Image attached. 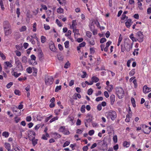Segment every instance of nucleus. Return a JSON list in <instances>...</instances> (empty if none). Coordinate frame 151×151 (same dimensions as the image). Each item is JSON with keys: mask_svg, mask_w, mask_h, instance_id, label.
Segmentation results:
<instances>
[{"mask_svg": "<svg viewBox=\"0 0 151 151\" xmlns=\"http://www.w3.org/2000/svg\"><path fill=\"white\" fill-rule=\"evenodd\" d=\"M105 115L108 119H111L112 121H114L117 116L116 112L115 111L113 110H110L106 112Z\"/></svg>", "mask_w": 151, "mask_h": 151, "instance_id": "f257e3e1", "label": "nucleus"}, {"mask_svg": "<svg viewBox=\"0 0 151 151\" xmlns=\"http://www.w3.org/2000/svg\"><path fill=\"white\" fill-rule=\"evenodd\" d=\"M115 93L119 99H122L124 96V92L123 89L120 87H117L115 88Z\"/></svg>", "mask_w": 151, "mask_h": 151, "instance_id": "f03ea898", "label": "nucleus"}, {"mask_svg": "<svg viewBox=\"0 0 151 151\" xmlns=\"http://www.w3.org/2000/svg\"><path fill=\"white\" fill-rule=\"evenodd\" d=\"M14 59L16 67L14 68H15L16 70L18 71H22L23 70V67L19 58L17 57H15Z\"/></svg>", "mask_w": 151, "mask_h": 151, "instance_id": "7ed1b4c3", "label": "nucleus"}, {"mask_svg": "<svg viewBox=\"0 0 151 151\" xmlns=\"http://www.w3.org/2000/svg\"><path fill=\"white\" fill-rule=\"evenodd\" d=\"M135 36L137 40L139 42H142L143 41L144 37L143 32L139 31L136 34Z\"/></svg>", "mask_w": 151, "mask_h": 151, "instance_id": "20e7f679", "label": "nucleus"}, {"mask_svg": "<svg viewBox=\"0 0 151 151\" xmlns=\"http://www.w3.org/2000/svg\"><path fill=\"white\" fill-rule=\"evenodd\" d=\"M131 42V41L129 39H126L124 42V46L125 50L127 52H129L130 50V44Z\"/></svg>", "mask_w": 151, "mask_h": 151, "instance_id": "39448f33", "label": "nucleus"}, {"mask_svg": "<svg viewBox=\"0 0 151 151\" xmlns=\"http://www.w3.org/2000/svg\"><path fill=\"white\" fill-rule=\"evenodd\" d=\"M53 78L51 76H47L45 78V82L46 85L48 86L52 84L53 83Z\"/></svg>", "mask_w": 151, "mask_h": 151, "instance_id": "423d86ee", "label": "nucleus"}, {"mask_svg": "<svg viewBox=\"0 0 151 151\" xmlns=\"http://www.w3.org/2000/svg\"><path fill=\"white\" fill-rule=\"evenodd\" d=\"M3 26L4 30L11 28L10 24L7 21H5L3 22Z\"/></svg>", "mask_w": 151, "mask_h": 151, "instance_id": "0eeeda50", "label": "nucleus"}, {"mask_svg": "<svg viewBox=\"0 0 151 151\" xmlns=\"http://www.w3.org/2000/svg\"><path fill=\"white\" fill-rule=\"evenodd\" d=\"M142 125L145 126V128L143 130L144 132L147 134H149L151 131V127H149L145 125Z\"/></svg>", "mask_w": 151, "mask_h": 151, "instance_id": "6e6552de", "label": "nucleus"}, {"mask_svg": "<svg viewBox=\"0 0 151 151\" xmlns=\"http://www.w3.org/2000/svg\"><path fill=\"white\" fill-rule=\"evenodd\" d=\"M15 70H16L15 68H12V75L14 76L15 77L17 78L21 74V73H18L17 72L14 71Z\"/></svg>", "mask_w": 151, "mask_h": 151, "instance_id": "1a4fd4ad", "label": "nucleus"}, {"mask_svg": "<svg viewBox=\"0 0 151 151\" xmlns=\"http://www.w3.org/2000/svg\"><path fill=\"white\" fill-rule=\"evenodd\" d=\"M92 116L90 113H88L86 116V119L85 120L87 122H90L92 119Z\"/></svg>", "mask_w": 151, "mask_h": 151, "instance_id": "9d476101", "label": "nucleus"}, {"mask_svg": "<svg viewBox=\"0 0 151 151\" xmlns=\"http://www.w3.org/2000/svg\"><path fill=\"white\" fill-rule=\"evenodd\" d=\"M143 91L145 93H147L151 91V88L147 87L146 85H145L143 88Z\"/></svg>", "mask_w": 151, "mask_h": 151, "instance_id": "9b49d317", "label": "nucleus"}, {"mask_svg": "<svg viewBox=\"0 0 151 151\" xmlns=\"http://www.w3.org/2000/svg\"><path fill=\"white\" fill-rule=\"evenodd\" d=\"M35 133L34 131H31L29 134V138L30 140H33L35 138Z\"/></svg>", "mask_w": 151, "mask_h": 151, "instance_id": "f8f14e48", "label": "nucleus"}, {"mask_svg": "<svg viewBox=\"0 0 151 151\" xmlns=\"http://www.w3.org/2000/svg\"><path fill=\"white\" fill-rule=\"evenodd\" d=\"M115 100V96L114 94H112L110 97V103L111 105H113Z\"/></svg>", "mask_w": 151, "mask_h": 151, "instance_id": "ddd939ff", "label": "nucleus"}, {"mask_svg": "<svg viewBox=\"0 0 151 151\" xmlns=\"http://www.w3.org/2000/svg\"><path fill=\"white\" fill-rule=\"evenodd\" d=\"M4 34L5 36H8L9 35L11 34L12 33V30L11 28L8 29H5L4 30Z\"/></svg>", "mask_w": 151, "mask_h": 151, "instance_id": "4468645a", "label": "nucleus"}, {"mask_svg": "<svg viewBox=\"0 0 151 151\" xmlns=\"http://www.w3.org/2000/svg\"><path fill=\"white\" fill-rule=\"evenodd\" d=\"M132 22L131 19H128L125 22V25L127 28H129Z\"/></svg>", "mask_w": 151, "mask_h": 151, "instance_id": "2eb2a0df", "label": "nucleus"}, {"mask_svg": "<svg viewBox=\"0 0 151 151\" xmlns=\"http://www.w3.org/2000/svg\"><path fill=\"white\" fill-rule=\"evenodd\" d=\"M130 144V142L124 141L123 142V145L124 147L127 148L129 146Z\"/></svg>", "mask_w": 151, "mask_h": 151, "instance_id": "dca6fc26", "label": "nucleus"}, {"mask_svg": "<svg viewBox=\"0 0 151 151\" xmlns=\"http://www.w3.org/2000/svg\"><path fill=\"white\" fill-rule=\"evenodd\" d=\"M52 134L53 136V137L56 139L60 138L61 137V135L56 132H54Z\"/></svg>", "mask_w": 151, "mask_h": 151, "instance_id": "f3484780", "label": "nucleus"}, {"mask_svg": "<svg viewBox=\"0 0 151 151\" xmlns=\"http://www.w3.org/2000/svg\"><path fill=\"white\" fill-rule=\"evenodd\" d=\"M129 38L132 40L133 42H137V40L136 37H134V34L133 33H132L129 36Z\"/></svg>", "mask_w": 151, "mask_h": 151, "instance_id": "a211bd4d", "label": "nucleus"}, {"mask_svg": "<svg viewBox=\"0 0 151 151\" xmlns=\"http://www.w3.org/2000/svg\"><path fill=\"white\" fill-rule=\"evenodd\" d=\"M106 87L107 88L106 89L109 92L112 91L114 88L113 86L112 85L107 86Z\"/></svg>", "mask_w": 151, "mask_h": 151, "instance_id": "6ab92c4d", "label": "nucleus"}, {"mask_svg": "<svg viewBox=\"0 0 151 151\" xmlns=\"http://www.w3.org/2000/svg\"><path fill=\"white\" fill-rule=\"evenodd\" d=\"M5 147L8 151H10L11 145L10 144L7 143H5Z\"/></svg>", "mask_w": 151, "mask_h": 151, "instance_id": "aec40b11", "label": "nucleus"}, {"mask_svg": "<svg viewBox=\"0 0 151 151\" xmlns=\"http://www.w3.org/2000/svg\"><path fill=\"white\" fill-rule=\"evenodd\" d=\"M50 49L53 52H55L56 51V49L54 44H51L49 45Z\"/></svg>", "mask_w": 151, "mask_h": 151, "instance_id": "412c9836", "label": "nucleus"}, {"mask_svg": "<svg viewBox=\"0 0 151 151\" xmlns=\"http://www.w3.org/2000/svg\"><path fill=\"white\" fill-rule=\"evenodd\" d=\"M91 80L93 82L96 83L99 81V79L97 77L93 76L91 78Z\"/></svg>", "mask_w": 151, "mask_h": 151, "instance_id": "4be33fe9", "label": "nucleus"}, {"mask_svg": "<svg viewBox=\"0 0 151 151\" xmlns=\"http://www.w3.org/2000/svg\"><path fill=\"white\" fill-rule=\"evenodd\" d=\"M41 42L44 43L46 41L47 39L45 36L42 35L41 37Z\"/></svg>", "mask_w": 151, "mask_h": 151, "instance_id": "5701e85b", "label": "nucleus"}, {"mask_svg": "<svg viewBox=\"0 0 151 151\" xmlns=\"http://www.w3.org/2000/svg\"><path fill=\"white\" fill-rule=\"evenodd\" d=\"M9 132L5 131L2 133V135L6 138H7L9 137Z\"/></svg>", "mask_w": 151, "mask_h": 151, "instance_id": "b1692460", "label": "nucleus"}, {"mask_svg": "<svg viewBox=\"0 0 151 151\" xmlns=\"http://www.w3.org/2000/svg\"><path fill=\"white\" fill-rule=\"evenodd\" d=\"M49 135L47 133H46L45 135L43 134L42 136V138L44 140H47V137H49Z\"/></svg>", "mask_w": 151, "mask_h": 151, "instance_id": "393cba45", "label": "nucleus"}, {"mask_svg": "<svg viewBox=\"0 0 151 151\" xmlns=\"http://www.w3.org/2000/svg\"><path fill=\"white\" fill-rule=\"evenodd\" d=\"M62 110L60 109H57L54 110V112L56 115H59Z\"/></svg>", "mask_w": 151, "mask_h": 151, "instance_id": "a878e982", "label": "nucleus"}, {"mask_svg": "<svg viewBox=\"0 0 151 151\" xmlns=\"http://www.w3.org/2000/svg\"><path fill=\"white\" fill-rule=\"evenodd\" d=\"M31 59L30 60L29 63L31 64H32V61L33 60H35L36 59V57L34 55H32L31 56Z\"/></svg>", "mask_w": 151, "mask_h": 151, "instance_id": "bb28decb", "label": "nucleus"}, {"mask_svg": "<svg viewBox=\"0 0 151 151\" xmlns=\"http://www.w3.org/2000/svg\"><path fill=\"white\" fill-rule=\"evenodd\" d=\"M139 50V48H137L134 49V51L133 52V54L134 56H135L136 55H137L139 54V52H138Z\"/></svg>", "mask_w": 151, "mask_h": 151, "instance_id": "cd10ccee", "label": "nucleus"}, {"mask_svg": "<svg viewBox=\"0 0 151 151\" xmlns=\"http://www.w3.org/2000/svg\"><path fill=\"white\" fill-rule=\"evenodd\" d=\"M5 63L7 67L11 68L13 67L11 63L8 61L5 62Z\"/></svg>", "mask_w": 151, "mask_h": 151, "instance_id": "c85d7f7f", "label": "nucleus"}, {"mask_svg": "<svg viewBox=\"0 0 151 151\" xmlns=\"http://www.w3.org/2000/svg\"><path fill=\"white\" fill-rule=\"evenodd\" d=\"M31 141H32V143L33 146H35L37 143L38 139H35V138Z\"/></svg>", "mask_w": 151, "mask_h": 151, "instance_id": "c756f323", "label": "nucleus"}, {"mask_svg": "<svg viewBox=\"0 0 151 151\" xmlns=\"http://www.w3.org/2000/svg\"><path fill=\"white\" fill-rule=\"evenodd\" d=\"M64 134L66 135L69 134L70 133V132L68 131V129L67 128H65L64 129L63 132H62Z\"/></svg>", "mask_w": 151, "mask_h": 151, "instance_id": "7c9ffc66", "label": "nucleus"}, {"mask_svg": "<svg viewBox=\"0 0 151 151\" xmlns=\"http://www.w3.org/2000/svg\"><path fill=\"white\" fill-rule=\"evenodd\" d=\"M72 27L73 29H74L77 23L76 20H73L72 22Z\"/></svg>", "mask_w": 151, "mask_h": 151, "instance_id": "2f4dec72", "label": "nucleus"}, {"mask_svg": "<svg viewBox=\"0 0 151 151\" xmlns=\"http://www.w3.org/2000/svg\"><path fill=\"white\" fill-rule=\"evenodd\" d=\"M95 49L94 47H91L90 48V51L91 54L93 55L94 54L95 52Z\"/></svg>", "mask_w": 151, "mask_h": 151, "instance_id": "473e14b6", "label": "nucleus"}, {"mask_svg": "<svg viewBox=\"0 0 151 151\" xmlns=\"http://www.w3.org/2000/svg\"><path fill=\"white\" fill-rule=\"evenodd\" d=\"M0 5L1 9L2 10H4L5 8L4 7V3L3 0H0Z\"/></svg>", "mask_w": 151, "mask_h": 151, "instance_id": "72a5a7b5", "label": "nucleus"}, {"mask_svg": "<svg viewBox=\"0 0 151 151\" xmlns=\"http://www.w3.org/2000/svg\"><path fill=\"white\" fill-rule=\"evenodd\" d=\"M135 73V70L134 69H133L130 72L129 75L130 76H133Z\"/></svg>", "mask_w": 151, "mask_h": 151, "instance_id": "f704fd0d", "label": "nucleus"}, {"mask_svg": "<svg viewBox=\"0 0 151 151\" xmlns=\"http://www.w3.org/2000/svg\"><path fill=\"white\" fill-rule=\"evenodd\" d=\"M57 11L58 13H62L63 12L64 10L63 8L60 7L57 9Z\"/></svg>", "mask_w": 151, "mask_h": 151, "instance_id": "c9c22d12", "label": "nucleus"}, {"mask_svg": "<svg viewBox=\"0 0 151 151\" xmlns=\"http://www.w3.org/2000/svg\"><path fill=\"white\" fill-rule=\"evenodd\" d=\"M27 58L25 56L23 57L22 58V63H26L27 62Z\"/></svg>", "mask_w": 151, "mask_h": 151, "instance_id": "e433bc0d", "label": "nucleus"}, {"mask_svg": "<svg viewBox=\"0 0 151 151\" xmlns=\"http://www.w3.org/2000/svg\"><path fill=\"white\" fill-rule=\"evenodd\" d=\"M27 27L26 26H22L19 29V30L20 32H24L26 30Z\"/></svg>", "mask_w": 151, "mask_h": 151, "instance_id": "4c0bfd02", "label": "nucleus"}, {"mask_svg": "<svg viewBox=\"0 0 151 151\" xmlns=\"http://www.w3.org/2000/svg\"><path fill=\"white\" fill-rule=\"evenodd\" d=\"M149 102L148 101H146L145 103V107L148 109H150V106L149 105Z\"/></svg>", "mask_w": 151, "mask_h": 151, "instance_id": "58836bf2", "label": "nucleus"}, {"mask_svg": "<svg viewBox=\"0 0 151 151\" xmlns=\"http://www.w3.org/2000/svg\"><path fill=\"white\" fill-rule=\"evenodd\" d=\"M85 106L84 105L82 106L81 108V111L82 113H84L85 111Z\"/></svg>", "mask_w": 151, "mask_h": 151, "instance_id": "ea45409f", "label": "nucleus"}, {"mask_svg": "<svg viewBox=\"0 0 151 151\" xmlns=\"http://www.w3.org/2000/svg\"><path fill=\"white\" fill-rule=\"evenodd\" d=\"M33 75L34 76H36L37 75V73L38 72L37 69L36 68H33Z\"/></svg>", "mask_w": 151, "mask_h": 151, "instance_id": "a19ab883", "label": "nucleus"}, {"mask_svg": "<svg viewBox=\"0 0 151 151\" xmlns=\"http://www.w3.org/2000/svg\"><path fill=\"white\" fill-rule=\"evenodd\" d=\"M37 23L36 22H35L33 23V31L34 32H35L37 30Z\"/></svg>", "mask_w": 151, "mask_h": 151, "instance_id": "79ce46f5", "label": "nucleus"}, {"mask_svg": "<svg viewBox=\"0 0 151 151\" xmlns=\"http://www.w3.org/2000/svg\"><path fill=\"white\" fill-rule=\"evenodd\" d=\"M86 35L89 38H91L92 36V34L90 32L87 31L86 32Z\"/></svg>", "mask_w": 151, "mask_h": 151, "instance_id": "37998d69", "label": "nucleus"}, {"mask_svg": "<svg viewBox=\"0 0 151 151\" xmlns=\"http://www.w3.org/2000/svg\"><path fill=\"white\" fill-rule=\"evenodd\" d=\"M129 117V114H128L126 115V118L125 120V121L126 122H130Z\"/></svg>", "mask_w": 151, "mask_h": 151, "instance_id": "c03bdc74", "label": "nucleus"}, {"mask_svg": "<svg viewBox=\"0 0 151 151\" xmlns=\"http://www.w3.org/2000/svg\"><path fill=\"white\" fill-rule=\"evenodd\" d=\"M70 64L69 61H68L65 65L64 68H68L70 65Z\"/></svg>", "mask_w": 151, "mask_h": 151, "instance_id": "a18cd8bd", "label": "nucleus"}, {"mask_svg": "<svg viewBox=\"0 0 151 151\" xmlns=\"http://www.w3.org/2000/svg\"><path fill=\"white\" fill-rule=\"evenodd\" d=\"M27 72L29 73H31L32 72V69L31 67H29L26 69Z\"/></svg>", "mask_w": 151, "mask_h": 151, "instance_id": "49530a36", "label": "nucleus"}, {"mask_svg": "<svg viewBox=\"0 0 151 151\" xmlns=\"http://www.w3.org/2000/svg\"><path fill=\"white\" fill-rule=\"evenodd\" d=\"M93 91L91 88L88 89L87 91V94L89 95H90L92 94L93 92Z\"/></svg>", "mask_w": 151, "mask_h": 151, "instance_id": "de8ad7c7", "label": "nucleus"}, {"mask_svg": "<svg viewBox=\"0 0 151 151\" xmlns=\"http://www.w3.org/2000/svg\"><path fill=\"white\" fill-rule=\"evenodd\" d=\"M88 43L91 45H93L95 44V42L94 40L93 39L92 40H89L88 41Z\"/></svg>", "mask_w": 151, "mask_h": 151, "instance_id": "09e8293b", "label": "nucleus"}, {"mask_svg": "<svg viewBox=\"0 0 151 151\" xmlns=\"http://www.w3.org/2000/svg\"><path fill=\"white\" fill-rule=\"evenodd\" d=\"M58 116L54 117V118H52L51 119H50L49 122L50 123H52V122L55 121V120H57L58 119Z\"/></svg>", "mask_w": 151, "mask_h": 151, "instance_id": "8fccbe9b", "label": "nucleus"}, {"mask_svg": "<svg viewBox=\"0 0 151 151\" xmlns=\"http://www.w3.org/2000/svg\"><path fill=\"white\" fill-rule=\"evenodd\" d=\"M61 86L60 85L59 86H57L55 89V92H58L59 90L61 89Z\"/></svg>", "mask_w": 151, "mask_h": 151, "instance_id": "3c124183", "label": "nucleus"}, {"mask_svg": "<svg viewBox=\"0 0 151 151\" xmlns=\"http://www.w3.org/2000/svg\"><path fill=\"white\" fill-rule=\"evenodd\" d=\"M14 150L15 151H22V149L21 148L18 146H17L16 147H15L14 148Z\"/></svg>", "mask_w": 151, "mask_h": 151, "instance_id": "603ef678", "label": "nucleus"}, {"mask_svg": "<svg viewBox=\"0 0 151 151\" xmlns=\"http://www.w3.org/2000/svg\"><path fill=\"white\" fill-rule=\"evenodd\" d=\"M56 22L57 25L60 27L62 26V25L61 22L58 20V19H57L56 20Z\"/></svg>", "mask_w": 151, "mask_h": 151, "instance_id": "864d4df0", "label": "nucleus"}, {"mask_svg": "<svg viewBox=\"0 0 151 151\" xmlns=\"http://www.w3.org/2000/svg\"><path fill=\"white\" fill-rule=\"evenodd\" d=\"M113 140L114 143H116L117 142V137L116 135H114L113 137Z\"/></svg>", "mask_w": 151, "mask_h": 151, "instance_id": "5fc2aeb1", "label": "nucleus"}, {"mask_svg": "<svg viewBox=\"0 0 151 151\" xmlns=\"http://www.w3.org/2000/svg\"><path fill=\"white\" fill-rule=\"evenodd\" d=\"M141 1H138L137 2V4L138 5V7L140 9H142V3H141Z\"/></svg>", "mask_w": 151, "mask_h": 151, "instance_id": "6e6d98bb", "label": "nucleus"}, {"mask_svg": "<svg viewBox=\"0 0 151 151\" xmlns=\"http://www.w3.org/2000/svg\"><path fill=\"white\" fill-rule=\"evenodd\" d=\"M14 93L15 94L18 95H20V91L17 89H16L14 91Z\"/></svg>", "mask_w": 151, "mask_h": 151, "instance_id": "4d7b16f0", "label": "nucleus"}, {"mask_svg": "<svg viewBox=\"0 0 151 151\" xmlns=\"http://www.w3.org/2000/svg\"><path fill=\"white\" fill-rule=\"evenodd\" d=\"M69 41H66L64 43L65 46L66 48H68L69 46Z\"/></svg>", "mask_w": 151, "mask_h": 151, "instance_id": "13d9d810", "label": "nucleus"}, {"mask_svg": "<svg viewBox=\"0 0 151 151\" xmlns=\"http://www.w3.org/2000/svg\"><path fill=\"white\" fill-rule=\"evenodd\" d=\"M94 133V131L93 130H91L88 132V134L90 136H92Z\"/></svg>", "mask_w": 151, "mask_h": 151, "instance_id": "bf43d9fd", "label": "nucleus"}, {"mask_svg": "<svg viewBox=\"0 0 151 151\" xmlns=\"http://www.w3.org/2000/svg\"><path fill=\"white\" fill-rule=\"evenodd\" d=\"M53 116L52 115H50L49 117H46L45 120V122H47Z\"/></svg>", "mask_w": 151, "mask_h": 151, "instance_id": "052dcab7", "label": "nucleus"}, {"mask_svg": "<svg viewBox=\"0 0 151 151\" xmlns=\"http://www.w3.org/2000/svg\"><path fill=\"white\" fill-rule=\"evenodd\" d=\"M103 97H99L96 98V101H101L103 100Z\"/></svg>", "mask_w": 151, "mask_h": 151, "instance_id": "680f3d73", "label": "nucleus"}, {"mask_svg": "<svg viewBox=\"0 0 151 151\" xmlns=\"http://www.w3.org/2000/svg\"><path fill=\"white\" fill-rule=\"evenodd\" d=\"M27 79V77H19L18 78V80L19 81H22Z\"/></svg>", "mask_w": 151, "mask_h": 151, "instance_id": "e2e57ef3", "label": "nucleus"}, {"mask_svg": "<svg viewBox=\"0 0 151 151\" xmlns=\"http://www.w3.org/2000/svg\"><path fill=\"white\" fill-rule=\"evenodd\" d=\"M70 143V142L68 141H66L64 144L63 145V147H65L66 146H68Z\"/></svg>", "mask_w": 151, "mask_h": 151, "instance_id": "0e129e2a", "label": "nucleus"}, {"mask_svg": "<svg viewBox=\"0 0 151 151\" xmlns=\"http://www.w3.org/2000/svg\"><path fill=\"white\" fill-rule=\"evenodd\" d=\"M65 128V126H60L59 128V130L60 132H63Z\"/></svg>", "mask_w": 151, "mask_h": 151, "instance_id": "69168bd1", "label": "nucleus"}, {"mask_svg": "<svg viewBox=\"0 0 151 151\" xmlns=\"http://www.w3.org/2000/svg\"><path fill=\"white\" fill-rule=\"evenodd\" d=\"M106 39L105 38H102L100 40V43L101 44H102L106 42Z\"/></svg>", "mask_w": 151, "mask_h": 151, "instance_id": "338daca9", "label": "nucleus"}, {"mask_svg": "<svg viewBox=\"0 0 151 151\" xmlns=\"http://www.w3.org/2000/svg\"><path fill=\"white\" fill-rule=\"evenodd\" d=\"M13 85V83L12 82H10L8 84H7L6 85V87L8 88H10L11 86H12Z\"/></svg>", "mask_w": 151, "mask_h": 151, "instance_id": "774afa93", "label": "nucleus"}]
</instances>
